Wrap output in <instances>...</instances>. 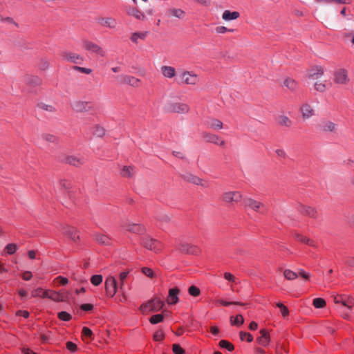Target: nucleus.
I'll use <instances>...</instances> for the list:
<instances>
[{"label": "nucleus", "mask_w": 354, "mask_h": 354, "mask_svg": "<svg viewBox=\"0 0 354 354\" xmlns=\"http://www.w3.org/2000/svg\"><path fill=\"white\" fill-rule=\"evenodd\" d=\"M333 80L335 84L339 86L347 85L350 82L348 71L343 68L335 70Z\"/></svg>", "instance_id": "nucleus-1"}, {"label": "nucleus", "mask_w": 354, "mask_h": 354, "mask_svg": "<svg viewBox=\"0 0 354 354\" xmlns=\"http://www.w3.org/2000/svg\"><path fill=\"white\" fill-rule=\"evenodd\" d=\"M164 301H162L158 297H155L154 299L150 300L148 303L141 305L140 310L142 313H146L148 310L150 311L156 312L160 310L164 306Z\"/></svg>", "instance_id": "nucleus-2"}, {"label": "nucleus", "mask_w": 354, "mask_h": 354, "mask_svg": "<svg viewBox=\"0 0 354 354\" xmlns=\"http://www.w3.org/2000/svg\"><path fill=\"white\" fill-rule=\"evenodd\" d=\"M198 82V75L190 71H183L178 75V83L196 85Z\"/></svg>", "instance_id": "nucleus-3"}, {"label": "nucleus", "mask_w": 354, "mask_h": 354, "mask_svg": "<svg viewBox=\"0 0 354 354\" xmlns=\"http://www.w3.org/2000/svg\"><path fill=\"white\" fill-rule=\"evenodd\" d=\"M71 107L77 113L89 112L93 109V105L91 102L81 100L74 101Z\"/></svg>", "instance_id": "nucleus-4"}, {"label": "nucleus", "mask_w": 354, "mask_h": 354, "mask_svg": "<svg viewBox=\"0 0 354 354\" xmlns=\"http://www.w3.org/2000/svg\"><path fill=\"white\" fill-rule=\"evenodd\" d=\"M333 301L335 304H340L348 310H351L354 305V299L346 295H335L333 298Z\"/></svg>", "instance_id": "nucleus-5"}, {"label": "nucleus", "mask_w": 354, "mask_h": 354, "mask_svg": "<svg viewBox=\"0 0 354 354\" xmlns=\"http://www.w3.org/2000/svg\"><path fill=\"white\" fill-rule=\"evenodd\" d=\"M222 198L224 202L233 204L240 202L243 198V196L239 191H230L223 193Z\"/></svg>", "instance_id": "nucleus-6"}, {"label": "nucleus", "mask_w": 354, "mask_h": 354, "mask_svg": "<svg viewBox=\"0 0 354 354\" xmlns=\"http://www.w3.org/2000/svg\"><path fill=\"white\" fill-rule=\"evenodd\" d=\"M166 110L168 112H174L177 113H188L189 111V106L185 103L182 102H173L169 104L167 107Z\"/></svg>", "instance_id": "nucleus-7"}, {"label": "nucleus", "mask_w": 354, "mask_h": 354, "mask_svg": "<svg viewBox=\"0 0 354 354\" xmlns=\"http://www.w3.org/2000/svg\"><path fill=\"white\" fill-rule=\"evenodd\" d=\"M61 56L65 61L73 64H80L84 61V58L80 55L69 50L63 51Z\"/></svg>", "instance_id": "nucleus-8"}, {"label": "nucleus", "mask_w": 354, "mask_h": 354, "mask_svg": "<svg viewBox=\"0 0 354 354\" xmlns=\"http://www.w3.org/2000/svg\"><path fill=\"white\" fill-rule=\"evenodd\" d=\"M105 290L108 296L113 297L117 292L116 279L113 276H109L105 281Z\"/></svg>", "instance_id": "nucleus-9"}, {"label": "nucleus", "mask_w": 354, "mask_h": 354, "mask_svg": "<svg viewBox=\"0 0 354 354\" xmlns=\"http://www.w3.org/2000/svg\"><path fill=\"white\" fill-rule=\"evenodd\" d=\"M244 205L246 207L250 208L257 212L263 213L264 205L251 198H246L244 199Z\"/></svg>", "instance_id": "nucleus-10"}, {"label": "nucleus", "mask_w": 354, "mask_h": 354, "mask_svg": "<svg viewBox=\"0 0 354 354\" xmlns=\"http://www.w3.org/2000/svg\"><path fill=\"white\" fill-rule=\"evenodd\" d=\"M117 79L122 84H127L133 87H138L140 84V80L127 75H119Z\"/></svg>", "instance_id": "nucleus-11"}, {"label": "nucleus", "mask_w": 354, "mask_h": 354, "mask_svg": "<svg viewBox=\"0 0 354 354\" xmlns=\"http://www.w3.org/2000/svg\"><path fill=\"white\" fill-rule=\"evenodd\" d=\"M202 138L207 142L214 143L219 146H224L225 142L221 140L217 135L207 131L202 132Z\"/></svg>", "instance_id": "nucleus-12"}, {"label": "nucleus", "mask_w": 354, "mask_h": 354, "mask_svg": "<svg viewBox=\"0 0 354 354\" xmlns=\"http://www.w3.org/2000/svg\"><path fill=\"white\" fill-rule=\"evenodd\" d=\"M142 243L145 248L151 251L157 252L160 250V243L156 239L147 236L143 239Z\"/></svg>", "instance_id": "nucleus-13"}, {"label": "nucleus", "mask_w": 354, "mask_h": 354, "mask_svg": "<svg viewBox=\"0 0 354 354\" xmlns=\"http://www.w3.org/2000/svg\"><path fill=\"white\" fill-rule=\"evenodd\" d=\"M83 47L85 50L89 52L97 53L101 56H104V51L103 49L99 45L92 41L87 40L84 41Z\"/></svg>", "instance_id": "nucleus-14"}, {"label": "nucleus", "mask_w": 354, "mask_h": 354, "mask_svg": "<svg viewBox=\"0 0 354 354\" xmlns=\"http://www.w3.org/2000/svg\"><path fill=\"white\" fill-rule=\"evenodd\" d=\"M62 230L65 236L69 237L72 241L76 242L79 239L77 230L69 225L62 226Z\"/></svg>", "instance_id": "nucleus-15"}, {"label": "nucleus", "mask_w": 354, "mask_h": 354, "mask_svg": "<svg viewBox=\"0 0 354 354\" xmlns=\"http://www.w3.org/2000/svg\"><path fill=\"white\" fill-rule=\"evenodd\" d=\"M97 21L101 26L109 28H115L117 26V21L111 17H101L97 18Z\"/></svg>", "instance_id": "nucleus-16"}, {"label": "nucleus", "mask_w": 354, "mask_h": 354, "mask_svg": "<svg viewBox=\"0 0 354 354\" xmlns=\"http://www.w3.org/2000/svg\"><path fill=\"white\" fill-rule=\"evenodd\" d=\"M24 81L27 85L32 87L38 86L42 83V80L39 76L30 74H26L24 76Z\"/></svg>", "instance_id": "nucleus-17"}, {"label": "nucleus", "mask_w": 354, "mask_h": 354, "mask_svg": "<svg viewBox=\"0 0 354 354\" xmlns=\"http://www.w3.org/2000/svg\"><path fill=\"white\" fill-rule=\"evenodd\" d=\"M300 111L304 120H307L315 115V110L312 106L308 103H304L300 107Z\"/></svg>", "instance_id": "nucleus-18"}, {"label": "nucleus", "mask_w": 354, "mask_h": 354, "mask_svg": "<svg viewBox=\"0 0 354 354\" xmlns=\"http://www.w3.org/2000/svg\"><path fill=\"white\" fill-rule=\"evenodd\" d=\"M124 227L126 230L134 233V234H142L145 231V228L144 226L133 223H127L124 225Z\"/></svg>", "instance_id": "nucleus-19"}, {"label": "nucleus", "mask_w": 354, "mask_h": 354, "mask_svg": "<svg viewBox=\"0 0 354 354\" xmlns=\"http://www.w3.org/2000/svg\"><path fill=\"white\" fill-rule=\"evenodd\" d=\"M178 249L183 253L196 254L198 252V248L196 245H190L188 243H180Z\"/></svg>", "instance_id": "nucleus-20"}, {"label": "nucleus", "mask_w": 354, "mask_h": 354, "mask_svg": "<svg viewBox=\"0 0 354 354\" xmlns=\"http://www.w3.org/2000/svg\"><path fill=\"white\" fill-rule=\"evenodd\" d=\"M324 74V68L320 66H315L310 70L308 77L310 79L315 80L322 77Z\"/></svg>", "instance_id": "nucleus-21"}, {"label": "nucleus", "mask_w": 354, "mask_h": 354, "mask_svg": "<svg viewBox=\"0 0 354 354\" xmlns=\"http://www.w3.org/2000/svg\"><path fill=\"white\" fill-rule=\"evenodd\" d=\"M260 336L257 338V342L262 346H267L270 341V337L266 329H261L259 331Z\"/></svg>", "instance_id": "nucleus-22"}, {"label": "nucleus", "mask_w": 354, "mask_h": 354, "mask_svg": "<svg viewBox=\"0 0 354 354\" xmlns=\"http://www.w3.org/2000/svg\"><path fill=\"white\" fill-rule=\"evenodd\" d=\"M183 178L188 183H191L196 185H201L202 187H207L205 184L203 183V180L201 178L192 174H185Z\"/></svg>", "instance_id": "nucleus-23"}, {"label": "nucleus", "mask_w": 354, "mask_h": 354, "mask_svg": "<svg viewBox=\"0 0 354 354\" xmlns=\"http://www.w3.org/2000/svg\"><path fill=\"white\" fill-rule=\"evenodd\" d=\"M180 290L178 288H173L169 289V295L167 298L168 304L174 305L178 301V294Z\"/></svg>", "instance_id": "nucleus-24"}, {"label": "nucleus", "mask_w": 354, "mask_h": 354, "mask_svg": "<svg viewBox=\"0 0 354 354\" xmlns=\"http://www.w3.org/2000/svg\"><path fill=\"white\" fill-rule=\"evenodd\" d=\"M43 298H49L55 301H63V297L59 292H57L53 290H46L43 292L41 295Z\"/></svg>", "instance_id": "nucleus-25"}, {"label": "nucleus", "mask_w": 354, "mask_h": 354, "mask_svg": "<svg viewBox=\"0 0 354 354\" xmlns=\"http://www.w3.org/2000/svg\"><path fill=\"white\" fill-rule=\"evenodd\" d=\"M205 125L213 130H220L223 127V122L216 118H209L206 120Z\"/></svg>", "instance_id": "nucleus-26"}, {"label": "nucleus", "mask_w": 354, "mask_h": 354, "mask_svg": "<svg viewBox=\"0 0 354 354\" xmlns=\"http://www.w3.org/2000/svg\"><path fill=\"white\" fill-rule=\"evenodd\" d=\"M93 237L99 244L103 245H110L111 244V239L106 234L95 233Z\"/></svg>", "instance_id": "nucleus-27"}, {"label": "nucleus", "mask_w": 354, "mask_h": 354, "mask_svg": "<svg viewBox=\"0 0 354 354\" xmlns=\"http://www.w3.org/2000/svg\"><path fill=\"white\" fill-rule=\"evenodd\" d=\"M299 211L301 214L308 216L309 217L311 218H316L317 216V210L312 207L301 205L299 206Z\"/></svg>", "instance_id": "nucleus-28"}, {"label": "nucleus", "mask_w": 354, "mask_h": 354, "mask_svg": "<svg viewBox=\"0 0 354 354\" xmlns=\"http://www.w3.org/2000/svg\"><path fill=\"white\" fill-rule=\"evenodd\" d=\"M277 121L279 125L287 128H290L293 124L292 120L290 119L289 117L283 114L279 115L277 117Z\"/></svg>", "instance_id": "nucleus-29"}, {"label": "nucleus", "mask_w": 354, "mask_h": 354, "mask_svg": "<svg viewBox=\"0 0 354 354\" xmlns=\"http://www.w3.org/2000/svg\"><path fill=\"white\" fill-rule=\"evenodd\" d=\"M126 12L128 15L132 16L137 19H143L145 17L144 14H142L138 9L134 7H127L126 8Z\"/></svg>", "instance_id": "nucleus-30"}, {"label": "nucleus", "mask_w": 354, "mask_h": 354, "mask_svg": "<svg viewBox=\"0 0 354 354\" xmlns=\"http://www.w3.org/2000/svg\"><path fill=\"white\" fill-rule=\"evenodd\" d=\"M167 15L169 17H174L178 19H182L185 16V12L180 8H171L168 10Z\"/></svg>", "instance_id": "nucleus-31"}, {"label": "nucleus", "mask_w": 354, "mask_h": 354, "mask_svg": "<svg viewBox=\"0 0 354 354\" xmlns=\"http://www.w3.org/2000/svg\"><path fill=\"white\" fill-rule=\"evenodd\" d=\"M66 161L67 163H68L71 165L78 167V166L83 165L85 162V160L84 159V158H82L81 156L77 157V156H68L66 158Z\"/></svg>", "instance_id": "nucleus-32"}, {"label": "nucleus", "mask_w": 354, "mask_h": 354, "mask_svg": "<svg viewBox=\"0 0 354 354\" xmlns=\"http://www.w3.org/2000/svg\"><path fill=\"white\" fill-rule=\"evenodd\" d=\"M160 71L162 75L167 78H172L176 75V70L172 66H162Z\"/></svg>", "instance_id": "nucleus-33"}, {"label": "nucleus", "mask_w": 354, "mask_h": 354, "mask_svg": "<svg viewBox=\"0 0 354 354\" xmlns=\"http://www.w3.org/2000/svg\"><path fill=\"white\" fill-rule=\"evenodd\" d=\"M240 14L237 11L231 12L230 10H225L222 15V19L224 21H232L236 19L239 17Z\"/></svg>", "instance_id": "nucleus-34"}, {"label": "nucleus", "mask_w": 354, "mask_h": 354, "mask_svg": "<svg viewBox=\"0 0 354 354\" xmlns=\"http://www.w3.org/2000/svg\"><path fill=\"white\" fill-rule=\"evenodd\" d=\"M282 86L286 87L291 91H295L297 88V83L296 81L290 77H287L283 80Z\"/></svg>", "instance_id": "nucleus-35"}, {"label": "nucleus", "mask_w": 354, "mask_h": 354, "mask_svg": "<svg viewBox=\"0 0 354 354\" xmlns=\"http://www.w3.org/2000/svg\"><path fill=\"white\" fill-rule=\"evenodd\" d=\"M322 129L324 131L334 132L337 129V124L331 121H324L322 123Z\"/></svg>", "instance_id": "nucleus-36"}, {"label": "nucleus", "mask_w": 354, "mask_h": 354, "mask_svg": "<svg viewBox=\"0 0 354 354\" xmlns=\"http://www.w3.org/2000/svg\"><path fill=\"white\" fill-rule=\"evenodd\" d=\"M93 134L96 137L102 138L106 134V130L103 127L95 124L93 127Z\"/></svg>", "instance_id": "nucleus-37"}, {"label": "nucleus", "mask_w": 354, "mask_h": 354, "mask_svg": "<svg viewBox=\"0 0 354 354\" xmlns=\"http://www.w3.org/2000/svg\"><path fill=\"white\" fill-rule=\"evenodd\" d=\"M134 174V169L131 166H124L121 170L120 174L124 178H131Z\"/></svg>", "instance_id": "nucleus-38"}, {"label": "nucleus", "mask_w": 354, "mask_h": 354, "mask_svg": "<svg viewBox=\"0 0 354 354\" xmlns=\"http://www.w3.org/2000/svg\"><path fill=\"white\" fill-rule=\"evenodd\" d=\"M37 107L43 111H46L47 112H55L56 111L55 108L53 105L48 104L44 102L38 103Z\"/></svg>", "instance_id": "nucleus-39"}, {"label": "nucleus", "mask_w": 354, "mask_h": 354, "mask_svg": "<svg viewBox=\"0 0 354 354\" xmlns=\"http://www.w3.org/2000/svg\"><path fill=\"white\" fill-rule=\"evenodd\" d=\"M283 276L288 280H294L297 278L298 274L289 269H286L283 271Z\"/></svg>", "instance_id": "nucleus-40"}, {"label": "nucleus", "mask_w": 354, "mask_h": 354, "mask_svg": "<svg viewBox=\"0 0 354 354\" xmlns=\"http://www.w3.org/2000/svg\"><path fill=\"white\" fill-rule=\"evenodd\" d=\"M230 322L232 325L239 326L243 324L244 319L241 315H237L234 319L233 317H231Z\"/></svg>", "instance_id": "nucleus-41"}, {"label": "nucleus", "mask_w": 354, "mask_h": 354, "mask_svg": "<svg viewBox=\"0 0 354 354\" xmlns=\"http://www.w3.org/2000/svg\"><path fill=\"white\" fill-rule=\"evenodd\" d=\"M327 87H326V81H317L315 83V89L317 91H319V92H324L326 90Z\"/></svg>", "instance_id": "nucleus-42"}, {"label": "nucleus", "mask_w": 354, "mask_h": 354, "mask_svg": "<svg viewBox=\"0 0 354 354\" xmlns=\"http://www.w3.org/2000/svg\"><path fill=\"white\" fill-rule=\"evenodd\" d=\"M146 32H134L131 37V39L134 43H138V39H145L146 37Z\"/></svg>", "instance_id": "nucleus-43"}, {"label": "nucleus", "mask_w": 354, "mask_h": 354, "mask_svg": "<svg viewBox=\"0 0 354 354\" xmlns=\"http://www.w3.org/2000/svg\"><path fill=\"white\" fill-rule=\"evenodd\" d=\"M313 304L316 308H322L326 306V301L322 298H315L313 299Z\"/></svg>", "instance_id": "nucleus-44"}, {"label": "nucleus", "mask_w": 354, "mask_h": 354, "mask_svg": "<svg viewBox=\"0 0 354 354\" xmlns=\"http://www.w3.org/2000/svg\"><path fill=\"white\" fill-rule=\"evenodd\" d=\"M219 346L223 348L227 349L229 351H232L234 348L233 344L227 340H221L219 342Z\"/></svg>", "instance_id": "nucleus-45"}, {"label": "nucleus", "mask_w": 354, "mask_h": 354, "mask_svg": "<svg viewBox=\"0 0 354 354\" xmlns=\"http://www.w3.org/2000/svg\"><path fill=\"white\" fill-rule=\"evenodd\" d=\"M43 140L48 142L55 143L57 140L56 136L49 133H44L41 136Z\"/></svg>", "instance_id": "nucleus-46"}, {"label": "nucleus", "mask_w": 354, "mask_h": 354, "mask_svg": "<svg viewBox=\"0 0 354 354\" xmlns=\"http://www.w3.org/2000/svg\"><path fill=\"white\" fill-rule=\"evenodd\" d=\"M276 306L280 308V310H281V313L282 315V316L285 318L287 316H288L289 315V310L287 308L286 306H285L281 302H278L276 304Z\"/></svg>", "instance_id": "nucleus-47"}, {"label": "nucleus", "mask_w": 354, "mask_h": 354, "mask_svg": "<svg viewBox=\"0 0 354 354\" xmlns=\"http://www.w3.org/2000/svg\"><path fill=\"white\" fill-rule=\"evenodd\" d=\"M163 316L160 314L154 315L152 317H151L149 322L152 324H156L158 323L161 322L163 320Z\"/></svg>", "instance_id": "nucleus-48"}, {"label": "nucleus", "mask_w": 354, "mask_h": 354, "mask_svg": "<svg viewBox=\"0 0 354 354\" xmlns=\"http://www.w3.org/2000/svg\"><path fill=\"white\" fill-rule=\"evenodd\" d=\"M91 281L93 285L94 286H98L100 285L102 281V277L100 274H95L93 275L91 279Z\"/></svg>", "instance_id": "nucleus-49"}, {"label": "nucleus", "mask_w": 354, "mask_h": 354, "mask_svg": "<svg viewBox=\"0 0 354 354\" xmlns=\"http://www.w3.org/2000/svg\"><path fill=\"white\" fill-rule=\"evenodd\" d=\"M188 292L190 295L193 297H197L200 295V290L198 287L195 286H192L188 289Z\"/></svg>", "instance_id": "nucleus-50"}, {"label": "nucleus", "mask_w": 354, "mask_h": 354, "mask_svg": "<svg viewBox=\"0 0 354 354\" xmlns=\"http://www.w3.org/2000/svg\"><path fill=\"white\" fill-rule=\"evenodd\" d=\"M297 239L302 243L308 244V245H313V241L310 240V239L301 235V234H297L296 236Z\"/></svg>", "instance_id": "nucleus-51"}, {"label": "nucleus", "mask_w": 354, "mask_h": 354, "mask_svg": "<svg viewBox=\"0 0 354 354\" xmlns=\"http://www.w3.org/2000/svg\"><path fill=\"white\" fill-rule=\"evenodd\" d=\"M17 246L16 244L10 243L6 246V250L8 254H14L17 250Z\"/></svg>", "instance_id": "nucleus-52"}, {"label": "nucleus", "mask_w": 354, "mask_h": 354, "mask_svg": "<svg viewBox=\"0 0 354 354\" xmlns=\"http://www.w3.org/2000/svg\"><path fill=\"white\" fill-rule=\"evenodd\" d=\"M58 317L63 321H69L71 319V315L65 311H62L58 313Z\"/></svg>", "instance_id": "nucleus-53"}, {"label": "nucleus", "mask_w": 354, "mask_h": 354, "mask_svg": "<svg viewBox=\"0 0 354 354\" xmlns=\"http://www.w3.org/2000/svg\"><path fill=\"white\" fill-rule=\"evenodd\" d=\"M239 335L241 340L246 339L248 342H251L253 340V337L250 333L241 331Z\"/></svg>", "instance_id": "nucleus-54"}, {"label": "nucleus", "mask_w": 354, "mask_h": 354, "mask_svg": "<svg viewBox=\"0 0 354 354\" xmlns=\"http://www.w3.org/2000/svg\"><path fill=\"white\" fill-rule=\"evenodd\" d=\"M73 69L76 71H78V72H80L82 73H85V74H88V75L91 74L92 72V70L91 68H84V67L77 66H73Z\"/></svg>", "instance_id": "nucleus-55"}, {"label": "nucleus", "mask_w": 354, "mask_h": 354, "mask_svg": "<svg viewBox=\"0 0 354 354\" xmlns=\"http://www.w3.org/2000/svg\"><path fill=\"white\" fill-rule=\"evenodd\" d=\"M38 66L40 70L45 71L49 66V63L46 59H41L38 63Z\"/></svg>", "instance_id": "nucleus-56"}, {"label": "nucleus", "mask_w": 354, "mask_h": 354, "mask_svg": "<svg viewBox=\"0 0 354 354\" xmlns=\"http://www.w3.org/2000/svg\"><path fill=\"white\" fill-rule=\"evenodd\" d=\"M172 349L175 354H185V350L179 344H173Z\"/></svg>", "instance_id": "nucleus-57"}, {"label": "nucleus", "mask_w": 354, "mask_h": 354, "mask_svg": "<svg viewBox=\"0 0 354 354\" xmlns=\"http://www.w3.org/2000/svg\"><path fill=\"white\" fill-rule=\"evenodd\" d=\"M128 274H129V271H124L120 274V288H122V286H124V280L127 277Z\"/></svg>", "instance_id": "nucleus-58"}, {"label": "nucleus", "mask_w": 354, "mask_h": 354, "mask_svg": "<svg viewBox=\"0 0 354 354\" xmlns=\"http://www.w3.org/2000/svg\"><path fill=\"white\" fill-rule=\"evenodd\" d=\"M142 272L144 274H145L147 277L152 278L154 276L153 270L149 268H142Z\"/></svg>", "instance_id": "nucleus-59"}, {"label": "nucleus", "mask_w": 354, "mask_h": 354, "mask_svg": "<svg viewBox=\"0 0 354 354\" xmlns=\"http://www.w3.org/2000/svg\"><path fill=\"white\" fill-rule=\"evenodd\" d=\"M164 333L161 330L156 331L153 335V339L155 341H161L164 339Z\"/></svg>", "instance_id": "nucleus-60"}, {"label": "nucleus", "mask_w": 354, "mask_h": 354, "mask_svg": "<svg viewBox=\"0 0 354 354\" xmlns=\"http://www.w3.org/2000/svg\"><path fill=\"white\" fill-rule=\"evenodd\" d=\"M224 278L230 282L236 283V277L230 272H225Z\"/></svg>", "instance_id": "nucleus-61"}, {"label": "nucleus", "mask_w": 354, "mask_h": 354, "mask_svg": "<svg viewBox=\"0 0 354 354\" xmlns=\"http://www.w3.org/2000/svg\"><path fill=\"white\" fill-rule=\"evenodd\" d=\"M82 333L83 336H85L87 337H91L92 335H93L92 330L87 327H83Z\"/></svg>", "instance_id": "nucleus-62"}, {"label": "nucleus", "mask_w": 354, "mask_h": 354, "mask_svg": "<svg viewBox=\"0 0 354 354\" xmlns=\"http://www.w3.org/2000/svg\"><path fill=\"white\" fill-rule=\"evenodd\" d=\"M44 291V290H43L42 288H38L32 291V296L33 297H41V295H42Z\"/></svg>", "instance_id": "nucleus-63"}, {"label": "nucleus", "mask_w": 354, "mask_h": 354, "mask_svg": "<svg viewBox=\"0 0 354 354\" xmlns=\"http://www.w3.org/2000/svg\"><path fill=\"white\" fill-rule=\"evenodd\" d=\"M216 32L218 34H223L228 31V28L225 26H217L215 29Z\"/></svg>", "instance_id": "nucleus-64"}]
</instances>
